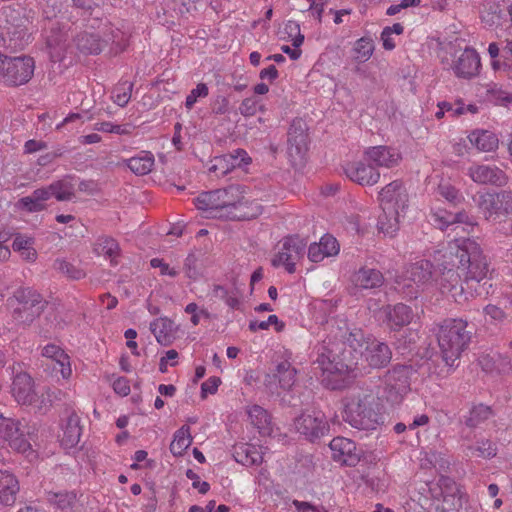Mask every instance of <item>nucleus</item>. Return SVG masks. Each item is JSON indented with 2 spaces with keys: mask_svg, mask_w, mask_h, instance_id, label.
<instances>
[{
  "mask_svg": "<svg viewBox=\"0 0 512 512\" xmlns=\"http://www.w3.org/2000/svg\"><path fill=\"white\" fill-rule=\"evenodd\" d=\"M9 301L17 302V306L12 311L13 319L26 326L40 316L46 305L42 295L29 287L17 289Z\"/></svg>",
  "mask_w": 512,
  "mask_h": 512,
  "instance_id": "nucleus-10",
  "label": "nucleus"
},
{
  "mask_svg": "<svg viewBox=\"0 0 512 512\" xmlns=\"http://www.w3.org/2000/svg\"><path fill=\"white\" fill-rule=\"evenodd\" d=\"M292 429L309 441L324 437L329 432V424L320 411H306L294 418Z\"/></svg>",
  "mask_w": 512,
  "mask_h": 512,
  "instance_id": "nucleus-13",
  "label": "nucleus"
},
{
  "mask_svg": "<svg viewBox=\"0 0 512 512\" xmlns=\"http://www.w3.org/2000/svg\"><path fill=\"white\" fill-rule=\"evenodd\" d=\"M178 358V352L174 349L168 350L165 356L160 359L159 370L162 373L167 372V365L170 363L171 366L177 364L176 359Z\"/></svg>",
  "mask_w": 512,
  "mask_h": 512,
  "instance_id": "nucleus-62",
  "label": "nucleus"
},
{
  "mask_svg": "<svg viewBox=\"0 0 512 512\" xmlns=\"http://www.w3.org/2000/svg\"><path fill=\"white\" fill-rule=\"evenodd\" d=\"M258 436L269 438V441L274 440L279 436L278 428L272 423V418L266 410L258 407Z\"/></svg>",
  "mask_w": 512,
  "mask_h": 512,
  "instance_id": "nucleus-41",
  "label": "nucleus"
},
{
  "mask_svg": "<svg viewBox=\"0 0 512 512\" xmlns=\"http://www.w3.org/2000/svg\"><path fill=\"white\" fill-rule=\"evenodd\" d=\"M78 495L76 491H48L46 492V500L49 504L53 505L57 509L67 511L72 509L76 504Z\"/></svg>",
  "mask_w": 512,
  "mask_h": 512,
  "instance_id": "nucleus-33",
  "label": "nucleus"
},
{
  "mask_svg": "<svg viewBox=\"0 0 512 512\" xmlns=\"http://www.w3.org/2000/svg\"><path fill=\"white\" fill-rule=\"evenodd\" d=\"M9 442L13 449L24 454L30 462L38 458L37 451L32 448V444L26 440L22 434L18 433V435H16L15 438L13 437Z\"/></svg>",
  "mask_w": 512,
  "mask_h": 512,
  "instance_id": "nucleus-47",
  "label": "nucleus"
},
{
  "mask_svg": "<svg viewBox=\"0 0 512 512\" xmlns=\"http://www.w3.org/2000/svg\"><path fill=\"white\" fill-rule=\"evenodd\" d=\"M49 391L50 390L48 389L46 393H42L41 395L37 394V400L32 404L41 413H45L52 405V399Z\"/></svg>",
  "mask_w": 512,
  "mask_h": 512,
  "instance_id": "nucleus-61",
  "label": "nucleus"
},
{
  "mask_svg": "<svg viewBox=\"0 0 512 512\" xmlns=\"http://www.w3.org/2000/svg\"><path fill=\"white\" fill-rule=\"evenodd\" d=\"M150 330L162 346L170 345L174 339V322L167 317H161L151 322Z\"/></svg>",
  "mask_w": 512,
  "mask_h": 512,
  "instance_id": "nucleus-28",
  "label": "nucleus"
},
{
  "mask_svg": "<svg viewBox=\"0 0 512 512\" xmlns=\"http://www.w3.org/2000/svg\"><path fill=\"white\" fill-rule=\"evenodd\" d=\"M478 208L487 220L501 216L498 193H483L479 196Z\"/></svg>",
  "mask_w": 512,
  "mask_h": 512,
  "instance_id": "nucleus-35",
  "label": "nucleus"
},
{
  "mask_svg": "<svg viewBox=\"0 0 512 512\" xmlns=\"http://www.w3.org/2000/svg\"><path fill=\"white\" fill-rule=\"evenodd\" d=\"M429 219L436 228L444 230L452 224L468 223L469 217L464 211L449 212L440 207L438 201H435L430 206Z\"/></svg>",
  "mask_w": 512,
  "mask_h": 512,
  "instance_id": "nucleus-23",
  "label": "nucleus"
},
{
  "mask_svg": "<svg viewBox=\"0 0 512 512\" xmlns=\"http://www.w3.org/2000/svg\"><path fill=\"white\" fill-rule=\"evenodd\" d=\"M472 454H476L479 457L491 458L496 455V447L491 441H483L475 447H470Z\"/></svg>",
  "mask_w": 512,
  "mask_h": 512,
  "instance_id": "nucleus-55",
  "label": "nucleus"
},
{
  "mask_svg": "<svg viewBox=\"0 0 512 512\" xmlns=\"http://www.w3.org/2000/svg\"><path fill=\"white\" fill-rule=\"evenodd\" d=\"M467 326V321L463 319H445L439 326L438 344L448 366L454 365L470 342L471 334Z\"/></svg>",
  "mask_w": 512,
  "mask_h": 512,
  "instance_id": "nucleus-5",
  "label": "nucleus"
},
{
  "mask_svg": "<svg viewBox=\"0 0 512 512\" xmlns=\"http://www.w3.org/2000/svg\"><path fill=\"white\" fill-rule=\"evenodd\" d=\"M433 258L440 274L435 285L443 295L456 302L467 299L464 282L468 288L487 278L489 265L482 248L474 239H455L434 250Z\"/></svg>",
  "mask_w": 512,
  "mask_h": 512,
  "instance_id": "nucleus-1",
  "label": "nucleus"
},
{
  "mask_svg": "<svg viewBox=\"0 0 512 512\" xmlns=\"http://www.w3.org/2000/svg\"><path fill=\"white\" fill-rule=\"evenodd\" d=\"M383 323L393 331H398L411 323L414 313L410 306L404 303L386 305L380 310Z\"/></svg>",
  "mask_w": 512,
  "mask_h": 512,
  "instance_id": "nucleus-20",
  "label": "nucleus"
},
{
  "mask_svg": "<svg viewBox=\"0 0 512 512\" xmlns=\"http://www.w3.org/2000/svg\"><path fill=\"white\" fill-rule=\"evenodd\" d=\"M221 380L219 377H210L208 380L201 385V397L206 398L208 394H214L217 392L218 386Z\"/></svg>",
  "mask_w": 512,
  "mask_h": 512,
  "instance_id": "nucleus-60",
  "label": "nucleus"
},
{
  "mask_svg": "<svg viewBox=\"0 0 512 512\" xmlns=\"http://www.w3.org/2000/svg\"><path fill=\"white\" fill-rule=\"evenodd\" d=\"M307 124L301 118L292 121L288 131V155L294 164L301 163L308 151Z\"/></svg>",
  "mask_w": 512,
  "mask_h": 512,
  "instance_id": "nucleus-14",
  "label": "nucleus"
},
{
  "mask_svg": "<svg viewBox=\"0 0 512 512\" xmlns=\"http://www.w3.org/2000/svg\"><path fill=\"white\" fill-rule=\"evenodd\" d=\"M329 447L335 462L355 466L360 461L361 451L357 449L355 442L348 438L335 437L331 440Z\"/></svg>",
  "mask_w": 512,
  "mask_h": 512,
  "instance_id": "nucleus-21",
  "label": "nucleus"
},
{
  "mask_svg": "<svg viewBox=\"0 0 512 512\" xmlns=\"http://www.w3.org/2000/svg\"><path fill=\"white\" fill-rule=\"evenodd\" d=\"M378 201L383 211L379 216L378 228L384 234L393 236L409 208L410 197L406 185L401 180L391 181L378 192Z\"/></svg>",
  "mask_w": 512,
  "mask_h": 512,
  "instance_id": "nucleus-2",
  "label": "nucleus"
},
{
  "mask_svg": "<svg viewBox=\"0 0 512 512\" xmlns=\"http://www.w3.org/2000/svg\"><path fill=\"white\" fill-rule=\"evenodd\" d=\"M470 144L480 152H493L499 146L498 136L489 130L475 129L468 135Z\"/></svg>",
  "mask_w": 512,
  "mask_h": 512,
  "instance_id": "nucleus-27",
  "label": "nucleus"
},
{
  "mask_svg": "<svg viewBox=\"0 0 512 512\" xmlns=\"http://www.w3.org/2000/svg\"><path fill=\"white\" fill-rule=\"evenodd\" d=\"M499 205L501 209V215H508L512 213V193L508 191H502L498 193Z\"/></svg>",
  "mask_w": 512,
  "mask_h": 512,
  "instance_id": "nucleus-58",
  "label": "nucleus"
},
{
  "mask_svg": "<svg viewBox=\"0 0 512 512\" xmlns=\"http://www.w3.org/2000/svg\"><path fill=\"white\" fill-rule=\"evenodd\" d=\"M44 357L54 360L60 366V372L64 378L71 374L69 356L59 346L54 344L46 345L42 350Z\"/></svg>",
  "mask_w": 512,
  "mask_h": 512,
  "instance_id": "nucleus-36",
  "label": "nucleus"
},
{
  "mask_svg": "<svg viewBox=\"0 0 512 512\" xmlns=\"http://www.w3.org/2000/svg\"><path fill=\"white\" fill-rule=\"evenodd\" d=\"M124 163L135 175L144 176L152 171L155 158L150 151H141L136 156L124 160Z\"/></svg>",
  "mask_w": 512,
  "mask_h": 512,
  "instance_id": "nucleus-31",
  "label": "nucleus"
},
{
  "mask_svg": "<svg viewBox=\"0 0 512 512\" xmlns=\"http://www.w3.org/2000/svg\"><path fill=\"white\" fill-rule=\"evenodd\" d=\"M505 15V7L501 8L499 4L488 3L481 13V19L488 26H499Z\"/></svg>",
  "mask_w": 512,
  "mask_h": 512,
  "instance_id": "nucleus-43",
  "label": "nucleus"
},
{
  "mask_svg": "<svg viewBox=\"0 0 512 512\" xmlns=\"http://www.w3.org/2000/svg\"><path fill=\"white\" fill-rule=\"evenodd\" d=\"M286 327L285 322L280 320L277 315H269L266 320H258V329L268 330L273 329L276 333L284 331Z\"/></svg>",
  "mask_w": 512,
  "mask_h": 512,
  "instance_id": "nucleus-52",
  "label": "nucleus"
},
{
  "mask_svg": "<svg viewBox=\"0 0 512 512\" xmlns=\"http://www.w3.org/2000/svg\"><path fill=\"white\" fill-rule=\"evenodd\" d=\"M20 432V423L18 420L4 417L0 414V437L10 441Z\"/></svg>",
  "mask_w": 512,
  "mask_h": 512,
  "instance_id": "nucleus-49",
  "label": "nucleus"
},
{
  "mask_svg": "<svg viewBox=\"0 0 512 512\" xmlns=\"http://www.w3.org/2000/svg\"><path fill=\"white\" fill-rule=\"evenodd\" d=\"M28 19L11 10L6 16V24L0 27V48L10 51L23 50L30 42Z\"/></svg>",
  "mask_w": 512,
  "mask_h": 512,
  "instance_id": "nucleus-9",
  "label": "nucleus"
},
{
  "mask_svg": "<svg viewBox=\"0 0 512 512\" xmlns=\"http://www.w3.org/2000/svg\"><path fill=\"white\" fill-rule=\"evenodd\" d=\"M12 396L18 404L32 406L37 400L34 380L26 372L17 373L11 386Z\"/></svg>",
  "mask_w": 512,
  "mask_h": 512,
  "instance_id": "nucleus-22",
  "label": "nucleus"
},
{
  "mask_svg": "<svg viewBox=\"0 0 512 512\" xmlns=\"http://www.w3.org/2000/svg\"><path fill=\"white\" fill-rule=\"evenodd\" d=\"M192 440L190 427L188 425H183L174 434V439L170 444L171 453L174 456H181L191 445Z\"/></svg>",
  "mask_w": 512,
  "mask_h": 512,
  "instance_id": "nucleus-39",
  "label": "nucleus"
},
{
  "mask_svg": "<svg viewBox=\"0 0 512 512\" xmlns=\"http://www.w3.org/2000/svg\"><path fill=\"white\" fill-rule=\"evenodd\" d=\"M375 50L374 41L370 37H361L357 39L351 49L352 59L357 63L367 62Z\"/></svg>",
  "mask_w": 512,
  "mask_h": 512,
  "instance_id": "nucleus-38",
  "label": "nucleus"
},
{
  "mask_svg": "<svg viewBox=\"0 0 512 512\" xmlns=\"http://www.w3.org/2000/svg\"><path fill=\"white\" fill-rule=\"evenodd\" d=\"M340 246L335 237L330 234L322 236L319 242L312 243L308 248V259L313 263H319L327 257L336 256Z\"/></svg>",
  "mask_w": 512,
  "mask_h": 512,
  "instance_id": "nucleus-25",
  "label": "nucleus"
},
{
  "mask_svg": "<svg viewBox=\"0 0 512 512\" xmlns=\"http://www.w3.org/2000/svg\"><path fill=\"white\" fill-rule=\"evenodd\" d=\"M53 268L71 280H80L86 277V272L82 268L64 259H56Z\"/></svg>",
  "mask_w": 512,
  "mask_h": 512,
  "instance_id": "nucleus-44",
  "label": "nucleus"
},
{
  "mask_svg": "<svg viewBox=\"0 0 512 512\" xmlns=\"http://www.w3.org/2000/svg\"><path fill=\"white\" fill-rule=\"evenodd\" d=\"M307 241L298 235L284 237L278 245V251L272 259L275 267H284L288 273H294L296 264L305 253Z\"/></svg>",
  "mask_w": 512,
  "mask_h": 512,
  "instance_id": "nucleus-12",
  "label": "nucleus"
},
{
  "mask_svg": "<svg viewBox=\"0 0 512 512\" xmlns=\"http://www.w3.org/2000/svg\"><path fill=\"white\" fill-rule=\"evenodd\" d=\"M492 416V409L484 404L472 406L469 415L466 418V424L470 427H476Z\"/></svg>",
  "mask_w": 512,
  "mask_h": 512,
  "instance_id": "nucleus-45",
  "label": "nucleus"
},
{
  "mask_svg": "<svg viewBox=\"0 0 512 512\" xmlns=\"http://www.w3.org/2000/svg\"><path fill=\"white\" fill-rule=\"evenodd\" d=\"M343 419L359 430H375L384 422L374 395L366 392H358L346 398Z\"/></svg>",
  "mask_w": 512,
  "mask_h": 512,
  "instance_id": "nucleus-4",
  "label": "nucleus"
},
{
  "mask_svg": "<svg viewBox=\"0 0 512 512\" xmlns=\"http://www.w3.org/2000/svg\"><path fill=\"white\" fill-rule=\"evenodd\" d=\"M252 162L245 150L237 149L233 153L215 157L211 160L208 168L209 173L215 174L217 177L226 176L235 168L244 167Z\"/></svg>",
  "mask_w": 512,
  "mask_h": 512,
  "instance_id": "nucleus-18",
  "label": "nucleus"
},
{
  "mask_svg": "<svg viewBox=\"0 0 512 512\" xmlns=\"http://www.w3.org/2000/svg\"><path fill=\"white\" fill-rule=\"evenodd\" d=\"M150 265L153 268H160V272L162 275L176 277L179 273L175 268H171L168 264L164 263L163 260L159 258H153L150 261Z\"/></svg>",
  "mask_w": 512,
  "mask_h": 512,
  "instance_id": "nucleus-63",
  "label": "nucleus"
},
{
  "mask_svg": "<svg viewBox=\"0 0 512 512\" xmlns=\"http://www.w3.org/2000/svg\"><path fill=\"white\" fill-rule=\"evenodd\" d=\"M246 187L234 184L226 188L202 192L193 202L209 218H230L232 211L245 198Z\"/></svg>",
  "mask_w": 512,
  "mask_h": 512,
  "instance_id": "nucleus-3",
  "label": "nucleus"
},
{
  "mask_svg": "<svg viewBox=\"0 0 512 512\" xmlns=\"http://www.w3.org/2000/svg\"><path fill=\"white\" fill-rule=\"evenodd\" d=\"M233 457L244 466H253L256 463L255 446L250 443H239L234 446Z\"/></svg>",
  "mask_w": 512,
  "mask_h": 512,
  "instance_id": "nucleus-42",
  "label": "nucleus"
},
{
  "mask_svg": "<svg viewBox=\"0 0 512 512\" xmlns=\"http://www.w3.org/2000/svg\"><path fill=\"white\" fill-rule=\"evenodd\" d=\"M33 244H34L33 238L27 237L22 234H17L13 241L12 248L14 251H18V250L26 249V248L32 246Z\"/></svg>",
  "mask_w": 512,
  "mask_h": 512,
  "instance_id": "nucleus-64",
  "label": "nucleus"
},
{
  "mask_svg": "<svg viewBox=\"0 0 512 512\" xmlns=\"http://www.w3.org/2000/svg\"><path fill=\"white\" fill-rule=\"evenodd\" d=\"M19 202L28 212H39L45 209V204L35 200L32 194L21 198Z\"/></svg>",
  "mask_w": 512,
  "mask_h": 512,
  "instance_id": "nucleus-56",
  "label": "nucleus"
},
{
  "mask_svg": "<svg viewBox=\"0 0 512 512\" xmlns=\"http://www.w3.org/2000/svg\"><path fill=\"white\" fill-rule=\"evenodd\" d=\"M296 374L297 371L291 366V363L288 360H283L277 364L273 378L278 381L282 389L288 390L294 385Z\"/></svg>",
  "mask_w": 512,
  "mask_h": 512,
  "instance_id": "nucleus-37",
  "label": "nucleus"
},
{
  "mask_svg": "<svg viewBox=\"0 0 512 512\" xmlns=\"http://www.w3.org/2000/svg\"><path fill=\"white\" fill-rule=\"evenodd\" d=\"M351 283L356 290L374 289L382 286L384 276L377 269L362 267L351 276Z\"/></svg>",
  "mask_w": 512,
  "mask_h": 512,
  "instance_id": "nucleus-26",
  "label": "nucleus"
},
{
  "mask_svg": "<svg viewBox=\"0 0 512 512\" xmlns=\"http://www.w3.org/2000/svg\"><path fill=\"white\" fill-rule=\"evenodd\" d=\"M441 62L451 69L455 76L464 79L477 76L481 68L479 54L470 47L461 48L449 45L445 54L441 56Z\"/></svg>",
  "mask_w": 512,
  "mask_h": 512,
  "instance_id": "nucleus-8",
  "label": "nucleus"
},
{
  "mask_svg": "<svg viewBox=\"0 0 512 512\" xmlns=\"http://www.w3.org/2000/svg\"><path fill=\"white\" fill-rule=\"evenodd\" d=\"M364 159L379 168L392 169L400 165L402 154L393 146L377 145L366 148L363 152Z\"/></svg>",
  "mask_w": 512,
  "mask_h": 512,
  "instance_id": "nucleus-16",
  "label": "nucleus"
},
{
  "mask_svg": "<svg viewBox=\"0 0 512 512\" xmlns=\"http://www.w3.org/2000/svg\"><path fill=\"white\" fill-rule=\"evenodd\" d=\"M19 491L17 479L8 471L0 470V504L12 505Z\"/></svg>",
  "mask_w": 512,
  "mask_h": 512,
  "instance_id": "nucleus-30",
  "label": "nucleus"
},
{
  "mask_svg": "<svg viewBox=\"0 0 512 512\" xmlns=\"http://www.w3.org/2000/svg\"><path fill=\"white\" fill-rule=\"evenodd\" d=\"M316 364L317 368L321 370L323 384L332 390L344 389L355 378L351 366L344 363L339 355L325 346L322 348Z\"/></svg>",
  "mask_w": 512,
  "mask_h": 512,
  "instance_id": "nucleus-6",
  "label": "nucleus"
},
{
  "mask_svg": "<svg viewBox=\"0 0 512 512\" xmlns=\"http://www.w3.org/2000/svg\"><path fill=\"white\" fill-rule=\"evenodd\" d=\"M410 371L407 366H397L388 372L385 397L390 404H399L408 392Z\"/></svg>",
  "mask_w": 512,
  "mask_h": 512,
  "instance_id": "nucleus-15",
  "label": "nucleus"
},
{
  "mask_svg": "<svg viewBox=\"0 0 512 512\" xmlns=\"http://www.w3.org/2000/svg\"><path fill=\"white\" fill-rule=\"evenodd\" d=\"M35 61L29 56L9 57L0 52V77L9 86L28 83L34 74Z\"/></svg>",
  "mask_w": 512,
  "mask_h": 512,
  "instance_id": "nucleus-11",
  "label": "nucleus"
},
{
  "mask_svg": "<svg viewBox=\"0 0 512 512\" xmlns=\"http://www.w3.org/2000/svg\"><path fill=\"white\" fill-rule=\"evenodd\" d=\"M434 252L429 259H421L413 263L407 270L408 278L414 283H425L440 274L439 267L433 258Z\"/></svg>",
  "mask_w": 512,
  "mask_h": 512,
  "instance_id": "nucleus-24",
  "label": "nucleus"
},
{
  "mask_svg": "<svg viewBox=\"0 0 512 512\" xmlns=\"http://www.w3.org/2000/svg\"><path fill=\"white\" fill-rule=\"evenodd\" d=\"M487 321L493 324L502 323L506 319V313L499 307L489 304L484 308Z\"/></svg>",
  "mask_w": 512,
  "mask_h": 512,
  "instance_id": "nucleus-53",
  "label": "nucleus"
},
{
  "mask_svg": "<svg viewBox=\"0 0 512 512\" xmlns=\"http://www.w3.org/2000/svg\"><path fill=\"white\" fill-rule=\"evenodd\" d=\"M403 31L404 27L401 23H395L392 26L385 27L381 33L383 48L388 51L393 50L396 47V43L392 35H401Z\"/></svg>",
  "mask_w": 512,
  "mask_h": 512,
  "instance_id": "nucleus-50",
  "label": "nucleus"
},
{
  "mask_svg": "<svg viewBox=\"0 0 512 512\" xmlns=\"http://www.w3.org/2000/svg\"><path fill=\"white\" fill-rule=\"evenodd\" d=\"M77 48L85 54H98L105 46V42L94 33L81 32L75 38Z\"/></svg>",
  "mask_w": 512,
  "mask_h": 512,
  "instance_id": "nucleus-34",
  "label": "nucleus"
},
{
  "mask_svg": "<svg viewBox=\"0 0 512 512\" xmlns=\"http://www.w3.org/2000/svg\"><path fill=\"white\" fill-rule=\"evenodd\" d=\"M94 251L98 255H104L110 258L111 262L119 255V244L118 242L109 236H100L96 239L94 244Z\"/></svg>",
  "mask_w": 512,
  "mask_h": 512,
  "instance_id": "nucleus-40",
  "label": "nucleus"
},
{
  "mask_svg": "<svg viewBox=\"0 0 512 512\" xmlns=\"http://www.w3.org/2000/svg\"><path fill=\"white\" fill-rule=\"evenodd\" d=\"M467 175L478 184L504 186L508 182L506 173L495 165L473 164L467 169Z\"/></svg>",
  "mask_w": 512,
  "mask_h": 512,
  "instance_id": "nucleus-19",
  "label": "nucleus"
},
{
  "mask_svg": "<svg viewBox=\"0 0 512 512\" xmlns=\"http://www.w3.org/2000/svg\"><path fill=\"white\" fill-rule=\"evenodd\" d=\"M349 347L359 353L368 366L382 368L389 364L392 352L389 346L371 336H365L361 329H354L346 338Z\"/></svg>",
  "mask_w": 512,
  "mask_h": 512,
  "instance_id": "nucleus-7",
  "label": "nucleus"
},
{
  "mask_svg": "<svg viewBox=\"0 0 512 512\" xmlns=\"http://www.w3.org/2000/svg\"><path fill=\"white\" fill-rule=\"evenodd\" d=\"M132 88L133 84L130 82L118 85L115 89L114 102L120 107L126 106L131 98Z\"/></svg>",
  "mask_w": 512,
  "mask_h": 512,
  "instance_id": "nucleus-51",
  "label": "nucleus"
},
{
  "mask_svg": "<svg viewBox=\"0 0 512 512\" xmlns=\"http://www.w3.org/2000/svg\"><path fill=\"white\" fill-rule=\"evenodd\" d=\"M186 477L193 481L192 487L198 489L200 494H206L209 491V483L206 481L201 482L199 476L193 470L188 469Z\"/></svg>",
  "mask_w": 512,
  "mask_h": 512,
  "instance_id": "nucleus-59",
  "label": "nucleus"
},
{
  "mask_svg": "<svg viewBox=\"0 0 512 512\" xmlns=\"http://www.w3.org/2000/svg\"><path fill=\"white\" fill-rule=\"evenodd\" d=\"M208 95V87L205 83H199L196 88L192 89L186 97L185 107L191 109L197 102L198 98L206 97Z\"/></svg>",
  "mask_w": 512,
  "mask_h": 512,
  "instance_id": "nucleus-54",
  "label": "nucleus"
},
{
  "mask_svg": "<svg viewBox=\"0 0 512 512\" xmlns=\"http://www.w3.org/2000/svg\"><path fill=\"white\" fill-rule=\"evenodd\" d=\"M344 171L352 182L361 186H373L379 182L381 177L379 170L364 158L349 162Z\"/></svg>",
  "mask_w": 512,
  "mask_h": 512,
  "instance_id": "nucleus-17",
  "label": "nucleus"
},
{
  "mask_svg": "<svg viewBox=\"0 0 512 512\" xmlns=\"http://www.w3.org/2000/svg\"><path fill=\"white\" fill-rule=\"evenodd\" d=\"M51 197L58 201H69L74 197L73 185L66 180H59L49 185Z\"/></svg>",
  "mask_w": 512,
  "mask_h": 512,
  "instance_id": "nucleus-46",
  "label": "nucleus"
},
{
  "mask_svg": "<svg viewBox=\"0 0 512 512\" xmlns=\"http://www.w3.org/2000/svg\"><path fill=\"white\" fill-rule=\"evenodd\" d=\"M81 437L80 418L74 412L68 413L65 425L63 427V437L61 443L66 448L76 446Z\"/></svg>",
  "mask_w": 512,
  "mask_h": 512,
  "instance_id": "nucleus-29",
  "label": "nucleus"
},
{
  "mask_svg": "<svg viewBox=\"0 0 512 512\" xmlns=\"http://www.w3.org/2000/svg\"><path fill=\"white\" fill-rule=\"evenodd\" d=\"M72 4L74 8L81 10L82 15H92L98 7L97 0H72Z\"/></svg>",
  "mask_w": 512,
  "mask_h": 512,
  "instance_id": "nucleus-57",
  "label": "nucleus"
},
{
  "mask_svg": "<svg viewBox=\"0 0 512 512\" xmlns=\"http://www.w3.org/2000/svg\"><path fill=\"white\" fill-rule=\"evenodd\" d=\"M437 194L446 199L451 204H458L463 200L459 190L448 181H441L436 190Z\"/></svg>",
  "mask_w": 512,
  "mask_h": 512,
  "instance_id": "nucleus-48",
  "label": "nucleus"
},
{
  "mask_svg": "<svg viewBox=\"0 0 512 512\" xmlns=\"http://www.w3.org/2000/svg\"><path fill=\"white\" fill-rule=\"evenodd\" d=\"M285 31L288 33L294 48L283 46L282 51L289 55L291 59L297 60L301 56L300 46L304 42V35L300 31V26L293 21L286 23Z\"/></svg>",
  "mask_w": 512,
  "mask_h": 512,
  "instance_id": "nucleus-32",
  "label": "nucleus"
}]
</instances>
